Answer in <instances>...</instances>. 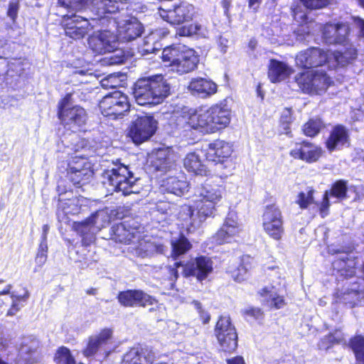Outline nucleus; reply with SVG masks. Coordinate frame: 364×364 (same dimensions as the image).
<instances>
[{"mask_svg":"<svg viewBox=\"0 0 364 364\" xmlns=\"http://www.w3.org/2000/svg\"><path fill=\"white\" fill-rule=\"evenodd\" d=\"M349 134L346 127L341 124L334 126L326 141V146L329 151L340 149L348 143Z\"/></svg>","mask_w":364,"mask_h":364,"instance_id":"30","label":"nucleus"},{"mask_svg":"<svg viewBox=\"0 0 364 364\" xmlns=\"http://www.w3.org/2000/svg\"><path fill=\"white\" fill-rule=\"evenodd\" d=\"M331 197H335L338 200H343L347 198L348 186L347 181L340 179L334 182L329 191H326Z\"/></svg>","mask_w":364,"mask_h":364,"instance_id":"41","label":"nucleus"},{"mask_svg":"<svg viewBox=\"0 0 364 364\" xmlns=\"http://www.w3.org/2000/svg\"><path fill=\"white\" fill-rule=\"evenodd\" d=\"M168 33V31L166 29H156L151 31L143 39L142 44L138 48L139 53L141 55H146L159 51L161 48V38Z\"/></svg>","mask_w":364,"mask_h":364,"instance_id":"28","label":"nucleus"},{"mask_svg":"<svg viewBox=\"0 0 364 364\" xmlns=\"http://www.w3.org/2000/svg\"><path fill=\"white\" fill-rule=\"evenodd\" d=\"M173 156L171 148H160L150 156V166L155 171H167L173 165Z\"/></svg>","mask_w":364,"mask_h":364,"instance_id":"26","label":"nucleus"},{"mask_svg":"<svg viewBox=\"0 0 364 364\" xmlns=\"http://www.w3.org/2000/svg\"><path fill=\"white\" fill-rule=\"evenodd\" d=\"M321 154L319 147L310 142L304 141L301 143H296L290 151V155L297 159H301L307 163L316 161Z\"/></svg>","mask_w":364,"mask_h":364,"instance_id":"24","label":"nucleus"},{"mask_svg":"<svg viewBox=\"0 0 364 364\" xmlns=\"http://www.w3.org/2000/svg\"><path fill=\"white\" fill-rule=\"evenodd\" d=\"M192 304L193 305L194 308L198 311V313L199 314L200 318L202 320L203 323L204 324L208 323L210 321V314L205 311L203 307L202 304L196 300H193L192 301Z\"/></svg>","mask_w":364,"mask_h":364,"instance_id":"55","label":"nucleus"},{"mask_svg":"<svg viewBox=\"0 0 364 364\" xmlns=\"http://www.w3.org/2000/svg\"><path fill=\"white\" fill-rule=\"evenodd\" d=\"M97 34L90 36L88 39L90 48L96 53L104 54L114 50L119 43L116 35L109 31H98Z\"/></svg>","mask_w":364,"mask_h":364,"instance_id":"18","label":"nucleus"},{"mask_svg":"<svg viewBox=\"0 0 364 364\" xmlns=\"http://www.w3.org/2000/svg\"><path fill=\"white\" fill-rule=\"evenodd\" d=\"M291 14L294 19L299 22H304L307 19L306 14L298 3H294L291 6Z\"/></svg>","mask_w":364,"mask_h":364,"instance_id":"52","label":"nucleus"},{"mask_svg":"<svg viewBox=\"0 0 364 364\" xmlns=\"http://www.w3.org/2000/svg\"><path fill=\"white\" fill-rule=\"evenodd\" d=\"M154 355L147 348L135 346L123 356L122 364H152Z\"/></svg>","mask_w":364,"mask_h":364,"instance_id":"29","label":"nucleus"},{"mask_svg":"<svg viewBox=\"0 0 364 364\" xmlns=\"http://www.w3.org/2000/svg\"><path fill=\"white\" fill-rule=\"evenodd\" d=\"M55 359L58 364H76L70 350L63 346L58 348Z\"/></svg>","mask_w":364,"mask_h":364,"instance_id":"47","label":"nucleus"},{"mask_svg":"<svg viewBox=\"0 0 364 364\" xmlns=\"http://www.w3.org/2000/svg\"><path fill=\"white\" fill-rule=\"evenodd\" d=\"M159 14L164 21L171 25H175L192 19L195 14V9L191 4L181 2L180 4L174 6L173 9L160 8Z\"/></svg>","mask_w":364,"mask_h":364,"instance_id":"17","label":"nucleus"},{"mask_svg":"<svg viewBox=\"0 0 364 364\" xmlns=\"http://www.w3.org/2000/svg\"><path fill=\"white\" fill-rule=\"evenodd\" d=\"M262 2V0H248V7L255 13L258 11V9Z\"/></svg>","mask_w":364,"mask_h":364,"instance_id":"63","label":"nucleus"},{"mask_svg":"<svg viewBox=\"0 0 364 364\" xmlns=\"http://www.w3.org/2000/svg\"><path fill=\"white\" fill-rule=\"evenodd\" d=\"M291 122H280L281 133L291 136L290 124Z\"/></svg>","mask_w":364,"mask_h":364,"instance_id":"60","label":"nucleus"},{"mask_svg":"<svg viewBox=\"0 0 364 364\" xmlns=\"http://www.w3.org/2000/svg\"><path fill=\"white\" fill-rule=\"evenodd\" d=\"M242 230L241 225L237 222V217L235 212L228 213L222 228L215 235V240L218 244L230 242L238 236Z\"/></svg>","mask_w":364,"mask_h":364,"instance_id":"20","label":"nucleus"},{"mask_svg":"<svg viewBox=\"0 0 364 364\" xmlns=\"http://www.w3.org/2000/svg\"><path fill=\"white\" fill-rule=\"evenodd\" d=\"M199 59L196 51L185 46L177 61L172 68L173 72L178 75H183L195 70Z\"/></svg>","mask_w":364,"mask_h":364,"instance_id":"27","label":"nucleus"},{"mask_svg":"<svg viewBox=\"0 0 364 364\" xmlns=\"http://www.w3.org/2000/svg\"><path fill=\"white\" fill-rule=\"evenodd\" d=\"M119 303L125 307L146 306L153 305L155 299L138 289H129L120 291L117 295Z\"/></svg>","mask_w":364,"mask_h":364,"instance_id":"19","label":"nucleus"},{"mask_svg":"<svg viewBox=\"0 0 364 364\" xmlns=\"http://www.w3.org/2000/svg\"><path fill=\"white\" fill-rule=\"evenodd\" d=\"M83 200L82 198H73L65 200H60L57 212L59 221L66 222L65 216L80 213L82 208Z\"/></svg>","mask_w":364,"mask_h":364,"instance_id":"33","label":"nucleus"},{"mask_svg":"<svg viewBox=\"0 0 364 364\" xmlns=\"http://www.w3.org/2000/svg\"><path fill=\"white\" fill-rule=\"evenodd\" d=\"M139 225L132 220H124L112 228V239L117 242L129 243L134 239L139 238Z\"/></svg>","mask_w":364,"mask_h":364,"instance_id":"22","label":"nucleus"},{"mask_svg":"<svg viewBox=\"0 0 364 364\" xmlns=\"http://www.w3.org/2000/svg\"><path fill=\"white\" fill-rule=\"evenodd\" d=\"M117 42H129L141 36L144 27L136 18H130L117 23Z\"/></svg>","mask_w":364,"mask_h":364,"instance_id":"21","label":"nucleus"},{"mask_svg":"<svg viewBox=\"0 0 364 364\" xmlns=\"http://www.w3.org/2000/svg\"><path fill=\"white\" fill-rule=\"evenodd\" d=\"M129 107L127 96L119 90L106 95L99 103L102 114L114 119L123 116Z\"/></svg>","mask_w":364,"mask_h":364,"instance_id":"12","label":"nucleus"},{"mask_svg":"<svg viewBox=\"0 0 364 364\" xmlns=\"http://www.w3.org/2000/svg\"><path fill=\"white\" fill-rule=\"evenodd\" d=\"M100 83L101 86L105 89L116 88L119 85L118 77L114 74L109 75V76L103 78Z\"/></svg>","mask_w":364,"mask_h":364,"instance_id":"53","label":"nucleus"},{"mask_svg":"<svg viewBox=\"0 0 364 364\" xmlns=\"http://www.w3.org/2000/svg\"><path fill=\"white\" fill-rule=\"evenodd\" d=\"M243 314L255 320H259L262 317V311L259 308L249 307L243 311Z\"/></svg>","mask_w":364,"mask_h":364,"instance_id":"58","label":"nucleus"},{"mask_svg":"<svg viewBox=\"0 0 364 364\" xmlns=\"http://www.w3.org/2000/svg\"><path fill=\"white\" fill-rule=\"evenodd\" d=\"M304 7L308 9H320L326 6L330 0H299Z\"/></svg>","mask_w":364,"mask_h":364,"instance_id":"51","label":"nucleus"},{"mask_svg":"<svg viewBox=\"0 0 364 364\" xmlns=\"http://www.w3.org/2000/svg\"><path fill=\"white\" fill-rule=\"evenodd\" d=\"M48 245L45 241H41L37 253L38 257H46L47 258Z\"/></svg>","mask_w":364,"mask_h":364,"instance_id":"61","label":"nucleus"},{"mask_svg":"<svg viewBox=\"0 0 364 364\" xmlns=\"http://www.w3.org/2000/svg\"><path fill=\"white\" fill-rule=\"evenodd\" d=\"M170 94V85L162 75L139 79L134 84L133 95L142 106L161 103Z\"/></svg>","mask_w":364,"mask_h":364,"instance_id":"6","label":"nucleus"},{"mask_svg":"<svg viewBox=\"0 0 364 364\" xmlns=\"http://www.w3.org/2000/svg\"><path fill=\"white\" fill-rule=\"evenodd\" d=\"M284 121H288V122L292 121L291 109L289 108H285L284 109V111L282 112L280 122H284Z\"/></svg>","mask_w":364,"mask_h":364,"instance_id":"64","label":"nucleus"},{"mask_svg":"<svg viewBox=\"0 0 364 364\" xmlns=\"http://www.w3.org/2000/svg\"><path fill=\"white\" fill-rule=\"evenodd\" d=\"M161 189L177 196H181L188 191L189 183L183 173L179 171L175 176H169L161 182Z\"/></svg>","mask_w":364,"mask_h":364,"instance_id":"23","label":"nucleus"},{"mask_svg":"<svg viewBox=\"0 0 364 364\" xmlns=\"http://www.w3.org/2000/svg\"><path fill=\"white\" fill-rule=\"evenodd\" d=\"M232 146L224 141L216 140L208 144L205 156L209 161L217 164H223L231 156Z\"/></svg>","mask_w":364,"mask_h":364,"instance_id":"25","label":"nucleus"},{"mask_svg":"<svg viewBox=\"0 0 364 364\" xmlns=\"http://www.w3.org/2000/svg\"><path fill=\"white\" fill-rule=\"evenodd\" d=\"M264 231L272 239L280 240L284 235V220L280 209L275 205H267L262 215Z\"/></svg>","mask_w":364,"mask_h":364,"instance_id":"14","label":"nucleus"},{"mask_svg":"<svg viewBox=\"0 0 364 364\" xmlns=\"http://www.w3.org/2000/svg\"><path fill=\"white\" fill-rule=\"evenodd\" d=\"M330 341L331 346L338 344L344 341V337L341 331H336L324 336L318 343V348L322 350H328L330 345L326 343V341Z\"/></svg>","mask_w":364,"mask_h":364,"instance_id":"45","label":"nucleus"},{"mask_svg":"<svg viewBox=\"0 0 364 364\" xmlns=\"http://www.w3.org/2000/svg\"><path fill=\"white\" fill-rule=\"evenodd\" d=\"M119 9V4L116 0H95L91 9L93 16H82L76 14L63 16L65 35L73 39H80L98 26L110 23L114 26L115 21L107 14H114Z\"/></svg>","mask_w":364,"mask_h":364,"instance_id":"1","label":"nucleus"},{"mask_svg":"<svg viewBox=\"0 0 364 364\" xmlns=\"http://www.w3.org/2000/svg\"><path fill=\"white\" fill-rule=\"evenodd\" d=\"M330 196L328 195V193H326V191L323 193V200L321 203L319 210H320V214L322 218L326 217V215L328 214V210L330 206V200H329Z\"/></svg>","mask_w":364,"mask_h":364,"instance_id":"57","label":"nucleus"},{"mask_svg":"<svg viewBox=\"0 0 364 364\" xmlns=\"http://www.w3.org/2000/svg\"><path fill=\"white\" fill-rule=\"evenodd\" d=\"M291 73V69L284 62L272 59L269 61L268 76L272 82H280L286 79Z\"/></svg>","mask_w":364,"mask_h":364,"instance_id":"35","label":"nucleus"},{"mask_svg":"<svg viewBox=\"0 0 364 364\" xmlns=\"http://www.w3.org/2000/svg\"><path fill=\"white\" fill-rule=\"evenodd\" d=\"M109 221L108 210L102 209L93 213L85 220L74 222L73 228L82 237V242L87 244V240L92 241L94 234L106 226Z\"/></svg>","mask_w":364,"mask_h":364,"instance_id":"11","label":"nucleus"},{"mask_svg":"<svg viewBox=\"0 0 364 364\" xmlns=\"http://www.w3.org/2000/svg\"><path fill=\"white\" fill-rule=\"evenodd\" d=\"M19 7V3L18 1H11L9 4L7 16L11 18L13 23L16 22V20L18 16Z\"/></svg>","mask_w":364,"mask_h":364,"instance_id":"54","label":"nucleus"},{"mask_svg":"<svg viewBox=\"0 0 364 364\" xmlns=\"http://www.w3.org/2000/svg\"><path fill=\"white\" fill-rule=\"evenodd\" d=\"M29 297V293L27 290L25 291V293L23 295H17L15 294L14 292L11 294V298L12 300H16V301H26Z\"/></svg>","mask_w":364,"mask_h":364,"instance_id":"62","label":"nucleus"},{"mask_svg":"<svg viewBox=\"0 0 364 364\" xmlns=\"http://www.w3.org/2000/svg\"><path fill=\"white\" fill-rule=\"evenodd\" d=\"M314 191L311 189L307 193L301 192L297 196L296 203L302 209L306 208L314 201Z\"/></svg>","mask_w":364,"mask_h":364,"instance_id":"49","label":"nucleus"},{"mask_svg":"<svg viewBox=\"0 0 364 364\" xmlns=\"http://www.w3.org/2000/svg\"><path fill=\"white\" fill-rule=\"evenodd\" d=\"M117 48L107 53H110V55L107 58V63L109 65H119L123 63L126 60V56L124 52Z\"/></svg>","mask_w":364,"mask_h":364,"instance_id":"50","label":"nucleus"},{"mask_svg":"<svg viewBox=\"0 0 364 364\" xmlns=\"http://www.w3.org/2000/svg\"><path fill=\"white\" fill-rule=\"evenodd\" d=\"M295 80L303 92L321 95L331 83V78L323 70H311L297 74Z\"/></svg>","mask_w":364,"mask_h":364,"instance_id":"9","label":"nucleus"},{"mask_svg":"<svg viewBox=\"0 0 364 364\" xmlns=\"http://www.w3.org/2000/svg\"><path fill=\"white\" fill-rule=\"evenodd\" d=\"M111 336V330L106 328L98 335L90 337L87 347L83 350V355L87 358L94 355L99 349L107 343Z\"/></svg>","mask_w":364,"mask_h":364,"instance_id":"34","label":"nucleus"},{"mask_svg":"<svg viewBox=\"0 0 364 364\" xmlns=\"http://www.w3.org/2000/svg\"><path fill=\"white\" fill-rule=\"evenodd\" d=\"M183 49H185V46L181 44H173L164 48L161 53V60L164 65L170 68V70H172L176 63L178 61V58Z\"/></svg>","mask_w":364,"mask_h":364,"instance_id":"37","label":"nucleus"},{"mask_svg":"<svg viewBox=\"0 0 364 364\" xmlns=\"http://www.w3.org/2000/svg\"><path fill=\"white\" fill-rule=\"evenodd\" d=\"M338 302L343 303L350 308L353 307L360 301V296L358 290L350 289L338 296Z\"/></svg>","mask_w":364,"mask_h":364,"instance_id":"44","label":"nucleus"},{"mask_svg":"<svg viewBox=\"0 0 364 364\" xmlns=\"http://www.w3.org/2000/svg\"><path fill=\"white\" fill-rule=\"evenodd\" d=\"M58 116L69 129L75 132L86 122L85 110L77 105L72 106L71 94H67L58 103Z\"/></svg>","mask_w":364,"mask_h":364,"instance_id":"10","label":"nucleus"},{"mask_svg":"<svg viewBox=\"0 0 364 364\" xmlns=\"http://www.w3.org/2000/svg\"><path fill=\"white\" fill-rule=\"evenodd\" d=\"M223 189L208 178L204 183L197 186L193 196L194 208L197 211V215H194V210L190 205L181 207L178 217L186 222L187 230L191 232L198 228L207 218L213 215L215 205L223 197Z\"/></svg>","mask_w":364,"mask_h":364,"instance_id":"2","label":"nucleus"},{"mask_svg":"<svg viewBox=\"0 0 364 364\" xmlns=\"http://www.w3.org/2000/svg\"><path fill=\"white\" fill-rule=\"evenodd\" d=\"M102 178L103 183L109 191L121 192L124 196L137 193L141 188L138 183L139 178L121 163L114 164L113 167L105 170Z\"/></svg>","mask_w":364,"mask_h":364,"instance_id":"7","label":"nucleus"},{"mask_svg":"<svg viewBox=\"0 0 364 364\" xmlns=\"http://www.w3.org/2000/svg\"><path fill=\"white\" fill-rule=\"evenodd\" d=\"M165 247L161 244H156L155 242L146 243V252L147 255H151L154 253L164 254Z\"/></svg>","mask_w":364,"mask_h":364,"instance_id":"56","label":"nucleus"},{"mask_svg":"<svg viewBox=\"0 0 364 364\" xmlns=\"http://www.w3.org/2000/svg\"><path fill=\"white\" fill-rule=\"evenodd\" d=\"M245 259H249V257H244L242 259V263L240 264V265L236 269H234L232 271L230 270L231 273V277L236 282H240L243 281L244 279H245L247 275L248 268L246 266H245Z\"/></svg>","mask_w":364,"mask_h":364,"instance_id":"48","label":"nucleus"},{"mask_svg":"<svg viewBox=\"0 0 364 364\" xmlns=\"http://www.w3.org/2000/svg\"><path fill=\"white\" fill-rule=\"evenodd\" d=\"M322 127L320 119H311L304 125L303 132L305 135L313 137L319 133Z\"/></svg>","mask_w":364,"mask_h":364,"instance_id":"46","label":"nucleus"},{"mask_svg":"<svg viewBox=\"0 0 364 364\" xmlns=\"http://www.w3.org/2000/svg\"><path fill=\"white\" fill-rule=\"evenodd\" d=\"M263 304L270 309H280L284 308L287 302L283 295L272 285L264 287L259 291Z\"/></svg>","mask_w":364,"mask_h":364,"instance_id":"31","label":"nucleus"},{"mask_svg":"<svg viewBox=\"0 0 364 364\" xmlns=\"http://www.w3.org/2000/svg\"><path fill=\"white\" fill-rule=\"evenodd\" d=\"M333 58L330 52H325L318 48H310L300 52L296 57V63L298 66L309 69L317 67H323Z\"/></svg>","mask_w":364,"mask_h":364,"instance_id":"16","label":"nucleus"},{"mask_svg":"<svg viewBox=\"0 0 364 364\" xmlns=\"http://www.w3.org/2000/svg\"><path fill=\"white\" fill-rule=\"evenodd\" d=\"M230 122V110L226 104L213 105L206 110L193 111L187 124L202 133H214L227 127Z\"/></svg>","mask_w":364,"mask_h":364,"instance_id":"5","label":"nucleus"},{"mask_svg":"<svg viewBox=\"0 0 364 364\" xmlns=\"http://www.w3.org/2000/svg\"><path fill=\"white\" fill-rule=\"evenodd\" d=\"M183 166L188 172L198 176H207L209 173L206 166L196 152L188 153L186 156L183 160Z\"/></svg>","mask_w":364,"mask_h":364,"instance_id":"36","label":"nucleus"},{"mask_svg":"<svg viewBox=\"0 0 364 364\" xmlns=\"http://www.w3.org/2000/svg\"><path fill=\"white\" fill-rule=\"evenodd\" d=\"M92 2L95 3V0H58L60 6L75 10L86 9L90 6L91 9Z\"/></svg>","mask_w":364,"mask_h":364,"instance_id":"42","label":"nucleus"},{"mask_svg":"<svg viewBox=\"0 0 364 364\" xmlns=\"http://www.w3.org/2000/svg\"><path fill=\"white\" fill-rule=\"evenodd\" d=\"M356 260L353 257L350 256L347 253H343L332 262L334 270L340 272L341 274L343 272L344 267L348 266L350 274H355Z\"/></svg>","mask_w":364,"mask_h":364,"instance_id":"39","label":"nucleus"},{"mask_svg":"<svg viewBox=\"0 0 364 364\" xmlns=\"http://www.w3.org/2000/svg\"><path fill=\"white\" fill-rule=\"evenodd\" d=\"M350 27L347 23H327L322 31L323 40L328 45H339L343 48L331 52L337 65L345 66L357 57V50L349 42Z\"/></svg>","mask_w":364,"mask_h":364,"instance_id":"4","label":"nucleus"},{"mask_svg":"<svg viewBox=\"0 0 364 364\" xmlns=\"http://www.w3.org/2000/svg\"><path fill=\"white\" fill-rule=\"evenodd\" d=\"M354 22L359 29L360 36L364 38V19L357 16L354 18Z\"/></svg>","mask_w":364,"mask_h":364,"instance_id":"59","label":"nucleus"},{"mask_svg":"<svg viewBox=\"0 0 364 364\" xmlns=\"http://www.w3.org/2000/svg\"><path fill=\"white\" fill-rule=\"evenodd\" d=\"M171 244L172 247L171 257L174 259L186 254L192 247L189 240L182 234L178 237L172 238Z\"/></svg>","mask_w":364,"mask_h":364,"instance_id":"38","label":"nucleus"},{"mask_svg":"<svg viewBox=\"0 0 364 364\" xmlns=\"http://www.w3.org/2000/svg\"><path fill=\"white\" fill-rule=\"evenodd\" d=\"M176 34L180 36L205 37L206 30L200 24L195 23L188 26H183L180 27L178 29Z\"/></svg>","mask_w":364,"mask_h":364,"instance_id":"40","label":"nucleus"},{"mask_svg":"<svg viewBox=\"0 0 364 364\" xmlns=\"http://www.w3.org/2000/svg\"><path fill=\"white\" fill-rule=\"evenodd\" d=\"M157 122L151 115H141L132 122L128 135L135 144H141L150 139L156 132Z\"/></svg>","mask_w":364,"mask_h":364,"instance_id":"15","label":"nucleus"},{"mask_svg":"<svg viewBox=\"0 0 364 364\" xmlns=\"http://www.w3.org/2000/svg\"><path fill=\"white\" fill-rule=\"evenodd\" d=\"M188 89L193 95L205 98L217 92V85L210 80L197 77L192 79Z\"/></svg>","mask_w":364,"mask_h":364,"instance_id":"32","label":"nucleus"},{"mask_svg":"<svg viewBox=\"0 0 364 364\" xmlns=\"http://www.w3.org/2000/svg\"><path fill=\"white\" fill-rule=\"evenodd\" d=\"M215 333L223 350L233 352L237 347V334L229 316H222L218 321Z\"/></svg>","mask_w":364,"mask_h":364,"instance_id":"13","label":"nucleus"},{"mask_svg":"<svg viewBox=\"0 0 364 364\" xmlns=\"http://www.w3.org/2000/svg\"><path fill=\"white\" fill-rule=\"evenodd\" d=\"M179 268L182 269L185 277L195 276L199 281L206 279L213 269L211 259L205 256L198 257L186 264L182 262H175L173 265L165 267L171 289L173 288L175 282L178 277Z\"/></svg>","mask_w":364,"mask_h":364,"instance_id":"8","label":"nucleus"},{"mask_svg":"<svg viewBox=\"0 0 364 364\" xmlns=\"http://www.w3.org/2000/svg\"><path fill=\"white\" fill-rule=\"evenodd\" d=\"M72 140L74 142L70 146L66 147L68 154L73 155L68 164V177L74 185L83 186L92 176L91 163L88 159L95 151L85 139H79L73 135Z\"/></svg>","mask_w":364,"mask_h":364,"instance_id":"3","label":"nucleus"},{"mask_svg":"<svg viewBox=\"0 0 364 364\" xmlns=\"http://www.w3.org/2000/svg\"><path fill=\"white\" fill-rule=\"evenodd\" d=\"M350 345L358 363L364 364V338L360 336H355L350 340Z\"/></svg>","mask_w":364,"mask_h":364,"instance_id":"43","label":"nucleus"}]
</instances>
